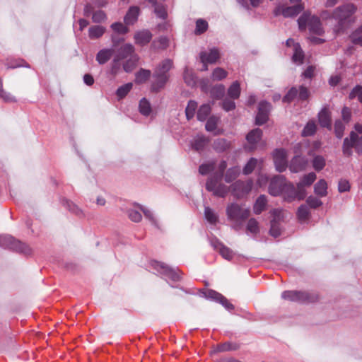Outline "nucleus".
I'll use <instances>...</instances> for the list:
<instances>
[{"label": "nucleus", "mask_w": 362, "mask_h": 362, "mask_svg": "<svg viewBox=\"0 0 362 362\" xmlns=\"http://www.w3.org/2000/svg\"><path fill=\"white\" fill-rule=\"evenodd\" d=\"M227 76V71L223 69L217 67L212 73V78L214 81H221Z\"/></svg>", "instance_id": "obj_57"}, {"label": "nucleus", "mask_w": 362, "mask_h": 362, "mask_svg": "<svg viewBox=\"0 0 362 362\" xmlns=\"http://www.w3.org/2000/svg\"><path fill=\"white\" fill-rule=\"evenodd\" d=\"M247 230L252 234H257L259 232V224L255 218H251L248 220Z\"/></svg>", "instance_id": "obj_56"}, {"label": "nucleus", "mask_w": 362, "mask_h": 362, "mask_svg": "<svg viewBox=\"0 0 362 362\" xmlns=\"http://www.w3.org/2000/svg\"><path fill=\"white\" fill-rule=\"evenodd\" d=\"M151 38L152 34L148 30L138 31L134 35L135 42L140 46L147 45L151 40Z\"/></svg>", "instance_id": "obj_18"}, {"label": "nucleus", "mask_w": 362, "mask_h": 362, "mask_svg": "<svg viewBox=\"0 0 362 362\" xmlns=\"http://www.w3.org/2000/svg\"><path fill=\"white\" fill-rule=\"evenodd\" d=\"M139 206L141 211H142V212L144 213V215L146 217V218H147L151 223L152 225H153L156 227H158V221L155 218L153 212L149 209L144 207L141 205H139Z\"/></svg>", "instance_id": "obj_43"}, {"label": "nucleus", "mask_w": 362, "mask_h": 362, "mask_svg": "<svg viewBox=\"0 0 362 362\" xmlns=\"http://www.w3.org/2000/svg\"><path fill=\"white\" fill-rule=\"evenodd\" d=\"M197 108V103L194 100H189L185 109L186 117L188 120L194 117L196 110Z\"/></svg>", "instance_id": "obj_42"}, {"label": "nucleus", "mask_w": 362, "mask_h": 362, "mask_svg": "<svg viewBox=\"0 0 362 362\" xmlns=\"http://www.w3.org/2000/svg\"><path fill=\"white\" fill-rule=\"evenodd\" d=\"M220 118L218 117L212 115L209 117L205 125L206 130L208 132H214L217 128V124L219 122Z\"/></svg>", "instance_id": "obj_44"}, {"label": "nucleus", "mask_w": 362, "mask_h": 362, "mask_svg": "<svg viewBox=\"0 0 362 362\" xmlns=\"http://www.w3.org/2000/svg\"><path fill=\"white\" fill-rule=\"evenodd\" d=\"M152 268L163 276L166 279H168L173 281H178L181 279L180 270L176 268L168 267L163 262L153 261L151 263Z\"/></svg>", "instance_id": "obj_6"}, {"label": "nucleus", "mask_w": 362, "mask_h": 362, "mask_svg": "<svg viewBox=\"0 0 362 362\" xmlns=\"http://www.w3.org/2000/svg\"><path fill=\"white\" fill-rule=\"evenodd\" d=\"M199 57L202 62L214 64L220 58V52L217 48L214 47L210 49L209 52H201Z\"/></svg>", "instance_id": "obj_16"}, {"label": "nucleus", "mask_w": 362, "mask_h": 362, "mask_svg": "<svg viewBox=\"0 0 362 362\" xmlns=\"http://www.w3.org/2000/svg\"><path fill=\"white\" fill-rule=\"evenodd\" d=\"M154 12L158 18L163 20L165 19L168 16L165 8L164 7V6L160 4L155 6Z\"/></svg>", "instance_id": "obj_62"}, {"label": "nucleus", "mask_w": 362, "mask_h": 362, "mask_svg": "<svg viewBox=\"0 0 362 362\" xmlns=\"http://www.w3.org/2000/svg\"><path fill=\"white\" fill-rule=\"evenodd\" d=\"M271 107V104L267 101H261L259 103L258 112L255 118L257 125H262L267 122Z\"/></svg>", "instance_id": "obj_12"}, {"label": "nucleus", "mask_w": 362, "mask_h": 362, "mask_svg": "<svg viewBox=\"0 0 362 362\" xmlns=\"http://www.w3.org/2000/svg\"><path fill=\"white\" fill-rule=\"evenodd\" d=\"M298 90L296 87H292L288 93L284 96L283 102L290 103L295 98H298Z\"/></svg>", "instance_id": "obj_53"}, {"label": "nucleus", "mask_w": 362, "mask_h": 362, "mask_svg": "<svg viewBox=\"0 0 362 362\" xmlns=\"http://www.w3.org/2000/svg\"><path fill=\"white\" fill-rule=\"evenodd\" d=\"M318 121L322 127L332 129L330 112L327 108H323L318 113Z\"/></svg>", "instance_id": "obj_21"}, {"label": "nucleus", "mask_w": 362, "mask_h": 362, "mask_svg": "<svg viewBox=\"0 0 362 362\" xmlns=\"http://www.w3.org/2000/svg\"><path fill=\"white\" fill-rule=\"evenodd\" d=\"M249 209L241 207L236 203H231L227 206L226 215L228 219L233 223V228L238 230L243 223L250 216Z\"/></svg>", "instance_id": "obj_3"}, {"label": "nucleus", "mask_w": 362, "mask_h": 362, "mask_svg": "<svg viewBox=\"0 0 362 362\" xmlns=\"http://www.w3.org/2000/svg\"><path fill=\"white\" fill-rule=\"evenodd\" d=\"M303 10L301 4H296L291 6H284L279 5L274 9V15L276 16L283 15L286 18L294 17L299 14Z\"/></svg>", "instance_id": "obj_11"}, {"label": "nucleus", "mask_w": 362, "mask_h": 362, "mask_svg": "<svg viewBox=\"0 0 362 362\" xmlns=\"http://www.w3.org/2000/svg\"><path fill=\"white\" fill-rule=\"evenodd\" d=\"M316 129L317 126L315 121L310 120L303 128L301 135L303 136H311L315 134Z\"/></svg>", "instance_id": "obj_36"}, {"label": "nucleus", "mask_w": 362, "mask_h": 362, "mask_svg": "<svg viewBox=\"0 0 362 362\" xmlns=\"http://www.w3.org/2000/svg\"><path fill=\"white\" fill-rule=\"evenodd\" d=\"M112 30L118 34H125L129 31L128 28L120 22H116L111 25Z\"/></svg>", "instance_id": "obj_58"}, {"label": "nucleus", "mask_w": 362, "mask_h": 362, "mask_svg": "<svg viewBox=\"0 0 362 362\" xmlns=\"http://www.w3.org/2000/svg\"><path fill=\"white\" fill-rule=\"evenodd\" d=\"M211 96L214 99H220L225 94V87L223 85L214 86L210 91Z\"/></svg>", "instance_id": "obj_45"}, {"label": "nucleus", "mask_w": 362, "mask_h": 362, "mask_svg": "<svg viewBox=\"0 0 362 362\" xmlns=\"http://www.w3.org/2000/svg\"><path fill=\"white\" fill-rule=\"evenodd\" d=\"M139 110L140 113L146 117L148 116L151 113V105L146 98H143L139 101Z\"/></svg>", "instance_id": "obj_32"}, {"label": "nucleus", "mask_w": 362, "mask_h": 362, "mask_svg": "<svg viewBox=\"0 0 362 362\" xmlns=\"http://www.w3.org/2000/svg\"><path fill=\"white\" fill-rule=\"evenodd\" d=\"M138 61V57L136 55L132 56L127 61H126L123 64L124 70L129 73L133 71V69L136 66V63Z\"/></svg>", "instance_id": "obj_46"}, {"label": "nucleus", "mask_w": 362, "mask_h": 362, "mask_svg": "<svg viewBox=\"0 0 362 362\" xmlns=\"http://www.w3.org/2000/svg\"><path fill=\"white\" fill-rule=\"evenodd\" d=\"M105 28L101 25H94L89 28V37L91 39H97L101 37L105 33Z\"/></svg>", "instance_id": "obj_37"}, {"label": "nucleus", "mask_w": 362, "mask_h": 362, "mask_svg": "<svg viewBox=\"0 0 362 362\" xmlns=\"http://www.w3.org/2000/svg\"><path fill=\"white\" fill-rule=\"evenodd\" d=\"M298 217L301 221H305L308 218L310 215L309 208L306 205H301L298 209Z\"/></svg>", "instance_id": "obj_55"}, {"label": "nucleus", "mask_w": 362, "mask_h": 362, "mask_svg": "<svg viewBox=\"0 0 362 362\" xmlns=\"http://www.w3.org/2000/svg\"><path fill=\"white\" fill-rule=\"evenodd\" d=\"M204 294L206 298L211 299L221 303L226 310L229 311H231L234 309V305L230 303L226 297L214 290H208L205 291Z\"/></svg>", "instance_id": "obj_13"}, {"label": "nucleus", "mask_w": 362, "mask_h": 362, "mask_svg": "<svg viewBox=\"0 0 362 362\" xmlns=\"http://www.w3.org/2000/svg\"><path fill=\"white\" fill-rule=\"evenodd\" d=\"M286 153L284 149H276L273 153V159L276 170L284 172L287 168Z\"/></svg>", "instance_id": "obj_14"}, {"label": "nucleus", "mask_w": 362, "mask_h": 362, "mask_svg": "<svg viewBox=\"0 0 362 362\" xmlns=\"http://www.w3.org/2000/svg\"><path fill=\"white\" fill-rule=\"evenodd\" d=\"M227 168V163L225 160H221L218 165V172H216L213 176L211 177L222 179L223 176L224 171Z\"/></svg>", "instance_id": "obj_60"}, {"label": "nucleus", "mask_w": 362, "mask_h": 362, "mask_svg": "<svg viewBox=\"0 0 362 362\" xmlns=\"http://www.w3.org/2000/svg\"><path fill=\"white\" fill-rule=\"evenodd\" d=\"M208 143L209 140L206 137L198 136L193 140L192 146L194 150L200 151L204 149Z\"/></svg>", "instance_id": "obj_28"}, {"label": "nucleus", "mask_w": 362, "mask_h": 362, "mask_svg": "<svg viewBox=\"0 0 362 362\" xmlns=\"http://www.w3.org/2000/svg\"><path fill=\"white\" fill-rule=\"evenodd\" d=\"M208 29V23L206 21L199 18L196 21V28L194 33L197 35H201L206 32Z\"/></svg>", "instance_id": "obj_47"}, {"label": "nucleus", "mask_w": 362, "mask_h": 362, "mask_svg": "<svg viewBox=\"0 0 362 362\" xmlns=\"http://www.w3.org/2000/svg\"><path fill=\"white\" fill-rule=\"evenodd\" d=\"M304 54L301 47L298 44L295 45L294 46V53L293 54L292 59L295 63L302 64L303 62Z\"/></svg>", "instance_id": "obj_41"}, {"label": "nucleus", "mask_w": 362, "mask_h": 362, "mask_svg": "<svg viewBox=\"0 0 362 362\" xmlns=\"http://www.w3.org/2000/svg\"><path fill=\"white\" fill-rule=\"evenodd\" d=\"M271 214L273 216L272 220L271 221V227L269 230V233L274 238H277L281 235L280 228L279 226V222L281 218V210L279 209H274L271 211Z\"/></svg>", "instance_id": "obj_15"}, {"label": "nucleus", "mask_w": 362, "mask_h": 362, "mask_svg": "<svg viewBox=\"0 0 362 362\" xmlns=\"http://www.w3.org/2000/svg\"><path fill=\"white\" fill-rule=\"evenodd\" d=\"M286 183L285 178L283 175L274 176L269 183V192L272 196H279L284 193Z\"/></svg>", "instance_id": "obj_10"}, {"label": "nucleus", "mask_w": 362, "mask_h": 362, "mask_svg": "<svg viewBox=\"0 0 362 362\" xmlns=\"http://www.w3.org/2000/svg\"><path fill=\"white\" fill-rule=\"evenodd\" d=\"M64 205L72 214H74L79 217H82L84 216L83 211L72 202L66 200L64 202Z\"/></svg>", "instance_id": "obj_38"}, {"label": "nucleus", "mask_w": 362, "mask_h": 362, "mask_svg": "<svg viewBox=\"0 0 362 362\" xmlns=\"http://www.w3.org/2000/svg\"><path fill=\"white\" fill-rule=\"evenodd\" d=\"M357 98L358 100L362 103V86L356 85L350 92L349 98L353 100Z\"/></svg>", "instance_id": "obj_51"}, {"label": "nucleus", "mask_w": 362, "mask_h": 362, "mask_svg": "<svg viewBox=\"0 0 362 362\" xmlns=\"http://www.w3.org/2000/svg\"><path fill=\"white\" fill-rule=\"evenodd\" d=\"M314 192L320 197L327 194V184L324 179H320L314 186Z\"/></svg>", "instance_id": "obj_25"}, {"label": "nucleus", "mask_w": 362, "mask_h": 362, "mask_svg": "<svg viewBox=\"0 0 362 362\" xmlns=\"http://www.w3.org/2000/svg\"><path fill=\"white\" fill-rule=\"evenodd\" d=\"M133 84L132 83H127L123 86L119 87L116 91L117 96L122 99L124 98L129 92L132 90Z\"/></svg>", "instance_id": "obj_48"}, {"label": "nucleus", "mask_w": 362, "mask_h": 362, "mask_svg": "<svg viewBox=\"0 0 362 362\" xmlns=\"http://www.w3.org/2000/svg\"><path fill=\"white\" fill-rule=\"evenodd\" d=\"M107 16L103 11L98 10L95 11L92 16V20L94 23H101L106 20Z\"/></svg>", "instance_id": "obj_61"}, {"label": "nucleus", "mask_w": 362, "mask_h": 362, "mask_svg": "<svg viewBox=\"0 0 362 362\" xmlns=\"http://www.w3.org/2000/svg\"><path fill=\"white\" fill-rule=\"evenodd\" d=\"M356 11V7L351 3L345 4L336 8L332 13V18L337 22L334 28L336 33H339L347 28L354 23L353 15Z\"/></svg>", "instance_id": "obj_1"}, {"label": "nucleus", "mask_w": 362, "mask_h": 362, "mask_svg": "<svg viewBox=\"0 0 362 362\" xmlns=\"http://www.w3.org/2000/svg\"><path fill=\"white\" fill-rule=\"evenodd\" d=\"M0 247L10 249L18 252H21L25 255H29L31 252V249L28 245L16 240L13 237L9 235H0Z\"/></svg>", "instance_id": "obj_5"}, {"label": "nucleus", "mask_w": 362, "mask_h": 362, "mask_svg": "<svg viewBox=\"0 0 362 362\" xmlns=\"http://www.w3.org/2000/svg\"><path fill=\"white\" fill-rule=\"evenodd\" d=\"M284 192L288 193L289 201L293 200L297 196V189L291 183L286 184Z\"/></svg>", "instance_id": "obj_64"}, {"label": "nucleus", "mask_w": 362, "mask_h": 362, "mask_svg": "<svg viewBox=\"0 0 362 362\" xmlns=\"http://www.w3.org/2000/svg\"><path fill=\"white\" fill-rule=\"evenodd\" d=\"M308 29L310 33L321 35L324 31L319 17L312 16L309 21Z\"/></svg>", "instance_id": "obj_19"}, {"label": "nucleus", "mask_w": 362, "mask_h": 362, "mask_svg": "<svg viewBox=\"0 0 362 362\" xmlns=\"http://www.w3.org/2000/svg\"><path fill=\"white\" fill-rule=\"evenodd\" d=\"M354 148L358 153L362 152V135L359 136L355 132L350 133L349 137L344 140L342 151L346 156L352 155V148Z\"/></svg>", "instance_id": "obj_7"}, {"label": "nucleus", "mask_w": 362, "mask_h": 362, "mask_svg": "<svg viewBox=\"0 0 362 362\" xmlns=\"http://www.w3.org/2000/svg\"><path fill=\"white\" fill-rule=\"evenodd\" d=\"M213 148L217 152H223L230 146V143L225 139L218 138L214 141Z\"/></svg>", "instance_id": "obj_29"}, {"label": "nucleus", "mask_w": 362, "mask_h": 362, "mask_svg": "<svg viewBox=\"0 0 362 362\" xmlns=\"http://www.w3.org/2000/svg\"><path fill=\"white\" fill-rule=\"evenodd\" d=\"M262 136V131L259 128H256L247 134L246 139L250 144L255 145L261 139Z\"/></svg>", "instance_id": "obj_27"}, {"label": "nucleus", "mask_w": 362, "mask_h": 362, "mask_svg": "<svg viewBox=\"0 0 362 362\" xmlns=\"http://www.w3.org/2000/svg\"><path fill=\"white\" fill-rule=\"evenodd\" d=\"M139 8L137 6H131L127 12L124 21L126 25H133L138 19Z\"/></svg>", "instance_id": "obj_22"}, {"label": "nucleus", "mask_w": 362, "mask_h": 362, "mask_svg": "<svg viewBox=\"0 0 362 362\" xmlns=\"http://www.w3.org/2000/svg\"><path fill=\"white\" fill-rule=\"evenodd\" d=\"M312 16H310L308 13H303V15H301L299 18L298 19V23L299 28L300 30H303L306 28V26L309 25V21Z\"/></svg>", "instance_id": "obj_54"}, {"label": "nucleus", "mask_w": 362, "mask_h": 362, "mask_svg": "<svg viewBox=\"0 0 362 362\" xmlns=\"http://www.w3.org/2000/svg\"><path fill=\"white\" fill-rule=\"evenodd\" d=\"M345 125L340 119H337L334 123V134L338 139H341L344 136Z\"/></svg>", "instance_id": "obj_52"}, {"label": "nucleus", "mask_w": 362, "mask_h": 362, "mask_svg": "<svg viewBox=\"0 0 362 362\" xmlns=\"http://www.w3.org/2000/svg\"><path fill=\"white\" fill-rule=\"evenodd\" d=\"M306 203L310 208L316 209L322 204V201L313 196H310L306 200Z\"/></svg>", "instance_id": "obj_63"}, {"label": "nucleus", "mask_w": 362, "mask_h": 362, "mask_svg": "<svg viewBox=\"0 0 362 362\" xmlns=\"http://www.w3.org/2000/svg\"><path fill=\"white\" fill-rule=\"evenodd\" d=\"M240 175V168L238 166L230 168L227 170L224 180L227 183H230L235 180Z\"/></svg>", "instance_id": "obj_33"}, {"label": "nucleus", "mask_w": 362, "mask_h": 362, "mask_svg": "<svg viewBox=\"0 0 362 362\" xmlns=\"http://www.w3.org/2000/svg\"><path fill=\"white\" fill-rule=\"evenodd\" d=\"M151 74L150 70L141 69L135 75V82L136 83H143L150 78Z\"/></svg>", "instance_id": "obj_35"}, {"label": "nucleus", "mask_w": 362, "mask_h": 362, "mask_svg": "<svg viewBox=\"0 0 362 362\" xmlns=\"http://www.w3.org/2000/svg\"><path fill=\"white\" fill-rule=\"evenodd\" d=\"M205 218L211 224H216L218 222V217L217 214L209 206L204 208Z\"/></svg>", "instance_id": "obj_40"}, {"label": "nucleus", "mask_w": 362, "mask_h": 362, "mask_svg": "<svg viewBox=\"0 0 362 362\" xmlns=\"http://www.w3.org/2000/svg\"><path fill=\"white\" fill-rule=\"evenodd\" d=\"M240 94V83L234 81L228 89V95L233 100L238 99Z\"/></svg>", "instance_id": "obj_34"}, {"label": "nucleus", "mask_w": 362, "mask_h": 362, "mask_svg": "<svg viewBox=\"0 0 362 362\" xmlns=\"http://www.w3.org/2000/svg\"><path fill=\"white\" fill-rule=\"evenodd\" d=\"M211 111L209 104H203L200 106L197 111V117L199 121H205Z\"/></svg>", "instance_id": "obj_31"}, {"label": "nucleus", "mask_w": 362, "mask_h": 362, "mask_svg": "<svg viewBox=\"0 0 362 362\" xmlns=\"http://www.w3.org/2000/svg\"><path fill=\"white\" fill-rule=\"evenodd\" d=\"M220 255L226 259L230 260L233 257L234 253L231 249L223 245L219 248Z\"/></svg>", "instance_id": "obj_59"}, {"label": "nucleus", "mask_w": 362, "mask_h": 362, "mask_svg": "<svg viewBox=\"0 0 362 362\" xmlns=\"http://www.w3.org/2000/svg\"><path fill=\"white\" fill-rule=\"evenodd\" d=\"M172 67L173 61L169 59L163 60L157 66L153 74V81L151 83V91L158 92L165 87L169 79V71Z\"/></svg>", "instance_id": "obj_2"}, {"label": "nucleus", "mask_w": 362, "mask_h": 362, "mask_svg": "<svg viewBox=\"0 0 362 362\" xmlns=\"http://www.w3.org/2000/svg\"><path fill=\"white\" fill-rule=\"evenodd\" d=\"M0 98L6 103H15L16 102V98L10 93L6 91L3 88V82L0 78Z\"/></svg>", "instance_id": "obj_39"}, {"label": "nucleus", "mask_w": 362, "mask_h": 362, "mask_svg": "<svg viewBox=\"0 0 362 362\" xmlns=\"http://www.w3.org/2000/svg\"><path fill=\"white\" fill-rule=\"evenodd\" d=\"M267 204V197L260 195L255 201L253 206V211L255 214H260L265 210Z\"/></svg>", "instance_id": "obj_24"}, {"label": "nucleus", "mask_w": 362, "mask_h": 362, "mask_svg": "<svg viewBox=\"0 0 362 362\" xmlns=\"http://www.w3.org/2000/svg\"><path fill=\"white\" fill-rule=\"evenodd\" d=\"M313 167L316 171H320L325 166V159L322 156H315L313 159Z\"/></svg>", "instance_id": "obj_49"}, {"label": "nucleus", "mask_w": 362, "mask_h": 362, "mask_svg": "<svg viewBox=\"0 0 362 362\" xmlns=\"http://www.w3.org/2000/svg\"><path fill=\"white\" fill-rule=\"evenodd\" d=\"M113 51L111 49L100 50L96 55V60L100 64H105L112 57Z\"/></svg>", "instance_id": "obj_26"}, {"label": "nucleus", "mask_w": 362, "mask_h": 362, "mask_svg": "<svg viewBox=\"0 0 362 362\" xmlns=\"http://www.w3.org/2000/svg\"><path fill=\"white\" fill-rule=\"evenodd\" d=\"M221 180V179L209 177L206 183V189L209 192H213L214 195L216 197H225L230 189L226 185L219 183Z\"/></svg>", "instance_id": "obj_8"}, {"label": "nucleus", "mask_w": 362, "mask_h": 362, "mask_svg": "<svg viewBox=\"0 0 362 362\" xmlns=\"http://www.w3.org/2000/svg\"><path fill=\"white\" fill-rule=\"evenodd\" d=\"M215 169V162L211 161L202 164L199 168V173L202 175H206Z\"/></svg>", "instance_id": "obj_50"}, {"label": "nucleus", "mask_w": 362, "mask_h": 362, "mask_svg": "<svg viewBox=\"0 0 362 362\" xmlns=\"http://www.w3.org/2000/svg\"><path fill=\"white\" fill-rule=\"evenodd\" d=\"M262 160H258L255 158H251L245 167L243 168V173L244 175H249L252 173L256 167L261 165Z\"/></svg>", "instance_id": "obj_30"}, {"label": "nucleus", "mask_w": 362, "mask_h": 362, "mask_svg": "<svg viewBox=\"0 0 362 362\" xmlns=\"http://www.w3.org/2000/svg\"><path fill=\"white\" fill-rule=\"evenodd\" d=\"M315 180L316 175L313 172L304 175L300 181L297 184V189L301 191L304 187L310 186Z\"/></svg>", "instance_id": "obj_23"}, {"label": "nucleus", "mask_w": 362, "mask_h": 362, "mask_svg": "<svg viewBox=\"0 0 362 362\" xmlns=\"http://www.w3.org/2000/svg\"><path fill=\"white\" fill-rule=\"evenodd\" d=\"M134 55H135L134 46L131 44H125L117 50L115 57L117 58L118 60H122L129 57H132V56Z\"/></svg>", "instance_id": "obj_20"}, {"label": "nucleus", "mask_w": 362, "mask_h": 362, "mask_svg": "<svg viewBox=\"0 0 362 362\" xmlns=\"http://www.w3.org/2000/svg\"><path fill=\"white\" fill-rule=\"evenodd\" d=\"M281 298L290 301L308 303L317 301L318 299V295L315 292L310 293L300 291H285L281 293Z\"/></svg>", "instance_id": "obj_4"}, {"label": "nucleus", "mask_w": 362, "mask_h": 362, "mask_svg": "<svg viewBox=\"0 0 362 362\" xmlns=\"http://www.w3.org/2000/svg\"><path fill=\"white\" fill-rule=\"evenodd\" d=\"M253 182L251 180L246 181L237 180L230 186L231 194L239 199L247 195L252 189Z\"/></svg>", "instance_id": "obj_9"}, {"label": "nucleus", "mask_w": 362, "mask_h": 362, "mask_svg": "<svg viewBox=\"0 0 362 362\" xmlns=\"http://www.w3.org/2000/svg\"><path fill=\"white\" fill-rule=\"evenodd\" d=\"M307 164L308 160L305 158L296 156L291 160L289 170L291 172L296 173L305 170Z\"/></svg>", "instance_id": "obj_17"}]
</instances>
